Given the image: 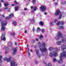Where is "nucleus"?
Wrapping results in <instances>:
<instances>
[{
  "label": "nucleus",
  "mask_w": 66,
  "mask_h": 66,
  "mask_svg": "<svg viewBox=\"0 0 66 66\" xmlns=\"http://www.w3.org/2000/svg\"><path fill=\"white\" fill-rule=\"evenodd\" d=\"M38 47H39L40 48V51H41L42 53L44 52H46L47 51V49L45 47V43H44V42H42L41 44L40 43V42H38Z\"/></svg>",
  "instance_id": "1"
},
{
  "label": "nucleus",
  "mask_w": 66,
  "mask_h": 66,
  "mask_svg": "<svg viewBox=\"0 0 66 66\" xmlns=\"http://www.w3.org/2000/svg\"><path fill=\"white\" fill-rule=\"evenodd\" d=\"M11 59L12 57L10 56L9 59L7 58V57H5L3 59L4 61H6L7 62L10 61L11 63V66H17V63L15 62L14 61L11 60Z\"/></svg>",
  "instance_id": "2"
},
{
  "label": "nucleus",
  "mask_w": 66,
  "mask_h": 66,
  "mask_svg": "<svg viewBox=\"0 0 66 66\" xmlns=\"http://www.w3.org/2000/svg\"><path fill=\"white\" fill-rule=\"evenodd\" d=\"M54 15L56 16L59 15V19H61V17H64V16H65V14L61 13L59 10H57L56 11H55V13H54Z\"/></svg>",
  "instance_id": "3"
},
{
  "label": "nucleus",
  "mask_w": 66,
  "mask_h": 66,
  "mask_svg": "<svg viewBox=\"0 0 66 66\" xmlns=\"http://www.w3.org/2000/svg\"><path fill=\"white\" fill-rule=\"evenodd\" d=\"M66 51H65L61 53L60 55V60H57L58 63H60L61 62H63V60L64 59V57H66Z\"/></svg>",
  "instance_id": "4"
},
{
  "label": "nucleus",
  "mask_w": 66,
  "mask_h": 66,
  "mask_svg": "<svg viewBox=\"0 0 66 66\" xmlns=\"http://www.w3.org/2000/svg\"><path fill=\"white\" fill-rule=\"evenodd\" d=\"M54 50L55 51H54L52 52V53L50 52V56L51 57H52L53 56H56L58 55V54L57 53V51H58L59 49L57 48V47H56L54 48Z\"/></svg>",
  "instance_id": "5"
},
{
  "label": "nucleus",
  "mask_w": 66,
  "mask_h": 66,
  "mask_svg": "<svg viewBox=\"0 0 66 66\" xmlns=\"http://www.w3.org/2000/svg\"><path fill=\"white\" fill-rule=\"evenodd\" d=\"M57 35L61 37V38L62 39V42H63V43H65V42H66V41L65 40V39H66L65 35H62V33H61V31H58Z\"/></svg>",
  "instance_id": "6"
},
{
  "label": "nucleus",
  "mask_w": 66,
  "mask_h": 66,
  "mask_svg": "<svg viewBox=\"0 0 66 66\" xmlns=\"http://www.w3.org/2000/svg\"><path fill=\"white\" fill-rule=\"evenodd\" d=\"M7 20H5L4 21H3L1 23V31H3L5 30V26L7 24Z\"/></svg>",
  "instance_id": "7"
},
{
  "label": "nucleus",
  "mask_w": 66,
  "mask_h": 66,
  "mask_svg": "<svg viewBox=\"0 0 66 66\" xmlns=\"http://www.w3.org/2000/svg\"><path fill=\"white\" fill-rule=\"evenodd\" d=\"M18 49V47H17L13 48L12 49V50L13 52V53L12 54L13 55H14L16 54Z\"/></svg>",
  "instance_id": "8"
},
{
  "label": "nucleus",
  "mask_w": 66,
  "mask_h": 66,
  "mask_svg": "<svg viewBox=\"0 0 66 66\" xmlns=\"http://www.w3.org/2000/svg\"><path fill=\"white\" fill-rule=\"evenodd\" d=\"M39 9L41 12H45L46 10V7L44 6H42L41 7L39 8Z\"/></svg>",
  "instance_id": "9"
},
{
  "label": "nucleus",
  "mask_w": 66,
  "mask_h": 66,
  "mask_svg": "<svg viewBox=\"0 0 66 66\" xmlns=\"http://www.w3.org/2000/svg\"><path fill=\"white\" fill-rule=\"evenodd\" d=\"M39 50L38 49H35V52H36V53L37 55L38 56V57H40L41 56L40 54H39H39Z\"/></svg>",
  "instance_id": "10"
},
{
  "label": "nucleus",
  "mask_w": 66,
  "mask_h": 66,
  "mask_svg": "<svg viewBox=\"0 0 66 66\" xmlns=\"http://www.w3.org/2000/svg\"><path fill=\"white\" fill-rule=\"evenodd\" d=\"M1 40H5V33H3L2 35V36L1 37Z\"/></svg>",
  "instance_id": "11"
},
{
  "label": "nucleus",
  "mask_w": 66,
  "mask_h": 66,
  "mask_svg": "<svg viewBox=\"0 0 66 66\" xmlns=\"http://www.w3.org/2000/svg\"><path fill=\"white\" fill-rule=\"evenodd\" d=\"M6 51H5V54H6L7 53H8L10 51V50H9V48L8 47H7L6 48Z\"/></svg>",
  "instance_id": "12"
},
{
  "label": "nucleus",
  "mask_w": 66,
  "mask_h": 66,
  "mask_svg": "<svg viewBox=\"0 0 66 66\" xmlns=\"http://www.w3.org/2000/svg\"><path fill=\"white\" fill-rule=\"evenodd\" d=\"M61 37H60L59 36L57 35L55 37V38L56 39V40H59L60 39V38Z\"/></svg>",
  "instance_id": "13"
},
{
  "label": "nucleus",
  "mask_w": 66,
  "mask_h": 66,
  "mask_svg": "<svg viewBox=\"0 0 66 66\" xmlns=\"http://www.w3.org/2000/svg\"><path fill=\"white\" fill-rule=\"evenodd\" d=\"M7 46L8 47H11L12 46V43L11 42H9L7 44Z\"/></svg>",
  "instance_id": "14"
},
{
  "label": "nucleus",
  "mask_w": 66,
  "mask_h": 66,
  "mask_svg": "<svg viewBox=\"0 0 66 66\" xmlns=\"http://www.w3.org/2000/svg\"><path fill=\"white\" fill-rule=\"evenodd\" d=\"M61 48L62 50H64V49H66V46L65 45H62L61 46Z\"/></svg>",
  "instance_id": "15"
},
{
  "label": "nucleus",
  "mask_w": 66,
  "mask_h": 66,
  "mask_svg": "<svg viewBox=\"0 0 66 66\" xmlns=\"http://www.w3.org/2000/svg\"><path fill=\"white\" fill-rule=\"evenodd\" d=\"M18 8H19V7L18 6H15L14 8L15 11H18Z\"/></svg>",
  "instance_id": "16"
},
{
  "label": "nucleus",
  "mask_w": 66,
  "mask_h": 66,
  "mask_svg": "<svg viewBox=\"0 0 66 66\" xmlns=\"http://www.w3.org/2000/svg\"><path fill=\"white\" fill-rule=\"evenodd\" d=\"M56 44L58 45H60L62 44V42L60 41H58L56 42Z\"/></svg>",
  "instance_id": "17"
},
{
  "label": "nucleus",
  "mask_w": 66,
  "mask_h": 66,
  "mask_svg": "<svg viewBox=\"0 0 66 66\" xmlns=\"http://www.w3.org/2000/svg\"><path fill=\"white\" fill-rule=\"evenodd\" d=\"M53 49H54V48L53 47H50L48 49L49 51H52V50H53Z\"/></svg>",
  "instance_id": "18"
},
{
  "label": "nucleus",
  "mask_w": 66,
  "mask_h": 66,
  "mask_svg": "<svg viewBox=\"0 0 66 66\" xmlns=\"http://www.w3.org/2000/svg\"><path fill=\"white\" fill-rule=\"evenodd\" d=\"M13 15H14V14H13L11 13L9 15V16L10 18H12V17H13Z\"/></svg>",
  "instance_id": "19"
},
{
  "label": "nucleus",
  "mask_w": 66,
  "mask_h": 66,
  "mask_svg": "<svg viewBox=\"0 0 66 66\" xmlns=\"http://www.w3.org/2000/svg\"><path fill=\"white\" fill-rule=\"evenodd\" d=\"M43 39V35H41L40 36L39 39L40 40H42V39Z\"/></svg>",
  "instance_id": "20"
},
{
  "label": "nucleus",
  "mask_w": 66,
  "mask_h": 66,
  "mask_svg": "<svg viewBox=\"0 0 66 66\" xmlns=\"http://www.w3.org/2000/svg\"><path fill=\"white\" fill-rule=\"evenodd\" d=\"M37 10V7L36 6H34V11H35Z\"/></svg>",
  "instance_id": "21"
},
{
  "label": "nucleus",
  "mask_w": 66,
  "mask_h": 66,
  "mask_svg": "<svg viewBox=\"0 0 66 66\" xmlns=\"http://www.w3.org/2000/svg\"><path fill=\"white\" fill-rule=\"evenodd\" d=\"M37 0H33L32 1V2H33V4H36V1Z\"/></svg>",
  "instance_id": "22"
},
{
  "label": "nucleus",
  "mask_w": 66,
  "mask_h": 66,
  "mask_svg": "<svg viewBox=\"0 0 66 66\" xmlns=\"http://www.w3.org/2000/svg\"><path fill=\"white\" fill-rule=\"evenodd\" d=\"M58 28L59 29H63L64 28V27L63 26H59L58 27Z\"/></svg>",
  "instance_id": "23"
},
{
  "label": "nucleus",
  "mask_w": 66,
  "mask_h": 66,
  "mask_svg": "<svg viewBox=\"0 0 66 66\" xmlns=\"http://www.w3.org/2000/svg\"><path fill=\"white\" fill-rule=\"evenodd\" d=\"M13 24L14 26H16L17 25V22L15 21H14L13 22Z\"/></svg>",
  "instance_id": "24"
},
{
  "label": "nucleus",
  "mask_w": 66,
  "mask_h": 66,
  "mask_svg": "<svg viewBox=\"0 0 66 66\" xmlns=\"http://www.w3.org/2000/svg\"><path fill=\"white\" fill-rule=\"evenodd\" d=\"M39 24L41 26H43V25H44V23L42 21H40V22Z\"/></svg>",
  "instance_id": "25"
},
{
  "label": "nucleus",
  "mask_w": 66,
  "mask_h": 66,
  "mask_svg": "<svg viewBox=\"0 0 66 66\" xmlns=\"http://www.w3.org/2000/svg\"><path fill=\"white\" fill-rule=\"evenodd\" d=\"M2 56L1 55H0V63H1L2 62V60H1L2 59Z\"/></svg>",
  "instance_id": "26"
},
{
  "label": "nucleus",
  "mask_w": 66,
  "mask_h": 66,
  "mask_svg": "<svg viewBox=\"0 0 66 66\" xmlns=\"http://www.w3.org/2000/svg\"><path fill=\"white\" fill-rule=\"evenodd\" d=\"M4 4L5 6H7L8 4L7 3H6Z\"/></svg>",
  "instance_id": "27"
},
{
  "label": "nucleus",
  "mask_w": 66,
  "mask_h": 66,
  "mask_svg": "<svg viewBox=\"0 0 66 66\" xmlns=\"http://www.w3.org/2000/svg\"><path fill=\"white\" fill-rule=\"evenodd\" d=\"M50 24L51 26H53L54 24V23L53 22H50Z\"/></svg>",
  "instance_id": "28"
},
{
  "label": "nucleus",
  "mask_w": 66,
  "mask_h": 66,
  "mask_svg": "<svg viewBox=\"0 0 66 66\" xmlns=\"http://www.w3.org/2000/svg\"><path fill=\"white\" fill-rule=\"evenodd\" d=\"M60 24H61V22H60V21H59L56 23V24H57V26H59V25H60Z\"/></svg>",
  "instance_id": "29"
},
{
  "label": "nucleus",
  "mask_w": 66,
  "mask_h": 66,
  "mask_svg": "<svg viewBox=\"0 0 66 66\" xmlns=\"http://www.w3.org/2000/svg\"><path fill=\"white\" fill-rule=\"evenodd\" d=\"M37 32H39V31H38V30L39 31H41V29H40V28L39 27H38L37 28Z\"/></svg>",
  "instance_id": "30"
},
{
  "label": "nucleus",
  "mask_w": 66,
  "mask_h": 66,
  "mask_svg": "<svg viewBox=\"0 0 66 66\" xmlns=\"http://www.w3.org/2000/svg\"><path fill=\"white\" fill-rule=\"evenodd\" d=\"M53 61L54 62H55L56 61V59L54 58L53 59Z\"/></svg>",
  "instance_id": "31"
},
{
  "label": "nucleus",
  "mask_w": 66,
  "mask_h": 66,
  "mask_svg": "<svg viewBox=\"0 0 66 66\" xmlns=\"http://www.w3.org/2000/svg\"><path fill=\"white\" fill-rule=\"evenodd\" d=\"M47 66H52L51 65V63H48L47 65Z\"/></svg>",
  "instance_id": "32"
},
{
  "label": "nucleus",
  "mask_w": 66,
  "mask_h": 66,
  "mask_svg": "<svg viewBox=\"0 0 66 66\" xmlns=\"http://www.w3.org/2000/svg\"><path fill=\"white\" fill-rule=\"evenodd\" d=\"M57 21H58V20L56 19H55L54 20V22H55V23H56Z\"/></svg>",
  "instance_id": "33"
},
{
  "label": "nucleus",
  "mask_w": 66,
  "mask_h": 66,
  "mask_svg": "<svg viewBox=\"0 0 66 66\" xmlns=\"http://www.w3.org/2000/svg\"><path fill=\"white\" fill-rule=\"evenodd\" d=\"M35 64H38L39 63V62L38 61H35Z\"/></svg>",
  "instance_id": "34"
},
{
  "label": "nucleus",
  "mask_w": 66,
  "mask_h": 66,
  "mask_svg": "<svg viewBox=\"0 0 66 66\" xmlns=\"http://www.w3.org/2000/svg\"><path fill=\"white\" fill-rule=\"evenodd\" d=\"M11 36H14V35H15V33H12L11 34Z\"/></svg>",
  "instance_id": "35"
},
{
  "label": "nucleus",
  "mask_w": 66,
  "mask_h": 66,
  "mask_svg": "<svg viewBox=\"0 0 66 66\" xmlns=\"http://www.w3.org/2000/svg\"><path fill=\"white\" fill-rule=\"evenodd\" d=\"M64 24V22L62 21L61 22V25H63V24Z\"/></svg>",
  "instance_id": "36"
},
{
  "label": "nucleus",
  "mask_w": 66,
  "mask_h": 66,
  "mask_svg": "<svg viewBox=\"0 0 66 66\" xmlns=\"http://www.w3.org/2000/svg\"><path fill=\"white\" fill-rule=\"evenodd\" d=\"M44 29H42L41 30L42 33H44Z\"/></svg>",
  "instance_id": "37"
},
{
  "label": "nucleus",
  "mask_w": 66,
  "mask_h": 66,
  "mask_svg": "<svg viewBox=\"0 0 66 66\" xmlns=\"http://www.w3.org/2000/svg\"><path fill=\"white\" fill-rule=\"evenodd\" d=\"M10 18V17H7L6 18V19H9Z\"/></svg>",
  "instance_id": "38"
},
{
  "label": "nucleus",
  "mask_w": 66,
  "mask_h": 66,
  "mask_svg": "<svg viewBox=\"0 0 66 66\" xmlns=\"http://www.w3.org/2000/svg\"><path fill=\"white\" fill-rule=\"evenodd\" d=\"M35 40L34 39H32V43H35Z\"/></svg>",
  "instance_id": "39"
},
{
  "label": "nucleus",
  "mask_w": 66,
  "mask_h": 66,
  "mask_svg": "<svg viewBox=\"0 0 66 66\" xmlns=\"http://www.w3.org/2000/svg\"><path fill=\"white\" fill-rule=\"evenodd\" d=\"M14 3L15 4H18V3H17L16 1H15L14 2Z\"/></svg>",
  "instance_id": "40"
},
{
  "label": "nucleus",
  "mask_w": 66,
  "mask_h": 66,
  "mask_svg": "<svg viewBox=\"0 0 66 66\" xmlns=\"http://www.w3.org/2000/svg\"><path fill=\"white\" fill-rule=\"evenodd\" d=\"M34 21H34V19L32 20H31V22H34Z\"/></svg>",
  "instance_id": "41"
},
{
  "label": "nucleus",
  "mask_w": 66,
  "mask_h": 66,
  "mask_svg": "<svg viewBox=\"0 0 66 66\" xmlns=\"http://www.w3.org/2000/svg\"><path fill=\"white\" fill-rule=\"evenodd\" d=\"M8 9V7H5L4 8V10H7Z\"/></svg>",
  "instance_id": "42"
},
{
  "label": "nucleus",
  "mask_w": 66,
  "mask_h": 66,
  "mask_svg": "<svg viewBox=\"0 0 66 66\" xmlns=\"http://www.w3.org/2000/svg\"><path fill=\"white\" fill-rule=\"evenodd\" d=\"M14 45L15 46H16V45H17V43H16V42H15L14 43Z\"/></svg>",
  "instance_id": "43"
},
{
  "label": "nucleus",
  "mask_w": 66,
  "mask_h": 66,
  "mask_svg": "<svg viewBox=\"0 0 66 66\" xmlns=\"http://www.w3.org/2000/svg\"><path fill=\"white\" fill-rule=\"evenodd\" d=\"M66 1H65V2H63V4H66Z\"/></svg>",
  "instance_id": "44"
},
{
  "label": "nucleus",
  "mask_w": 66,
  "mask_h": 66,
  "mask_svg": "<svg viewBox=\"0 0 66 66\" xmlns=\"http://www.w3.org/2000/svg\"><path fill=\"white\" fill-rule=\"evenodd\" d=\"M55 5H57V4H58V3H56L55 4Z\"/></svg>",
  "instance_id": "45"
},
{
  "label": "nucleus",
  "mask_w": 66,
  "mask_h": 66,
  "mask_svg": "<svg viewBox=\"0 0 66 66\" xmlns=\"http://www.w3.org/2000/svg\"><path fill=\"white\" fill-rule=\"evenodd\" d=\"M5 1V0H1V2H3L4 1Z\"/></svg>",
  "instance_id": "46"
},
{
  "label": "nucleus",
  "mask_w": 66,
  "mask_h": 66,
  "mask_svg": "<svg viewBox=\"0 0 66 66\" xmlns=\"http://www.w3.org/2000/svg\"><path fill=\"white\" fill-rule=\"evenodd\" d=\"M32 31H33V32H34L35 31V29L34 28H33L32 29Z\"/></svg>",
  "instance_id": "47"
},
{
  "label": "nucleus",
  "mask_w": 66,
  "mask_h": 66,
  "mask_svg": "<svg viewBox=\"0 0 66 66\" xmlns=\"http://www.w3.org/2000/svg\"><path fill=\"white\" fill-rule=\"evenodd\" d=\"M45 55V54L43 53L42 54V56H44V55Z\"/></svg>",
  "instance_id": "48"
},
{
  "label": "nucleus",
  "mask_w": 66,
  "mask_h": 66,
  "mask_svg": "<svg viewBox=\"0 0 66 66\" xmlns=\"http://www.w3.org/2000/svg\"><path fill=\"white\" fill-rule=\"evenodd\" d=\"M31 9H33V6H31Z\"/></svg>",
  "instance_id": "49"
},
{
  "label": "nucleus",
  "mask_w": 66,
  "mask_h": 66,
  "mask_svg": "<svg viewBox=\"0 0 66 66\" xmlns=\"http://www.w3.org/2000/svg\"><path fill=\"white\" fill-rule=\"evenodd\" d=\"M27 10V8H25L24 9V11H26V10Z\"/></svg>",
  "instance_id": "50"
},
{
  "label": "nucleus",
  "mask_w": 66,
  "mask_h": 66,
  "mask_svg": "<svg viewBox=\"0 0 66 66\" xmlns=\"http://www.w3.org/2000/svg\"><path fill=\"white\" fill-rule=\"evenodd\" d=\"M36 41H38V38H36Z\"/></svg>",
  "instance_id": "51"
},
{
  "label": "nucleus",
  "mask_w": 66,
  "mask_h": 66,
  "mask_svg": "<svg viewBox=\"0 0 66 66\" xmlns=\"http://www.w3.org/2000/svg\"><path fill=\"white\" fill-rule=\"evenodd\" d=\"M61 4H62H62H63V3L62 2H61Z\"/></svg>",
  "instance_id": "52"
},
{
  "label": "nucleus",
  "mask_w": 66,
  "mask_h": 66,
  "mask_svg": "<svg viewBox=\"0 0 66 66\" xmlns=\"http://www.w3.org/2000/svg\"><path fill=\"white\" fill-rule=\"evenodd\" d=\"M22 14H23V15H24V12H23Z\"/></svg>",
  "instance_id": "53"
},
{
  "label": "nucleus",
  "mask_w": 66,
  "mask_h": 66,
  "mask_svg": "<svg viewBox=\"0 0 66 66\" xmlns=\"http://www.w3.org/2000/svg\"><path fill=\"white\" fill-rule=\"evenodd\" d=\"M28 49V51H30V50L29 49V48H27Z\"/></svg>",
  "instance_id": "54"
},
{
  "label": "nucleus",
  "mask_w": 66,
  "mask_h": 66,
  "mask_svg": "<svg viewBox=\"0 0 66 66\" xmlns=\"http://www.w3.org/2000/svg\"><path fill=\"white\" fill-rule=\"evenodd\" d=\"M28 53L29 54H30V53L29 51H28Z\"/></svg>",
  "instance_id": "55"
},
{
  "label": "nucleus",
  "mask_w": 66,
  "mask_h": 66,
  "mask_svg": "<svg viewBox=\"0 0 66 66\" xmlns=\"http://www.w3.org/2000/svg\"><path fill=\"white\" fill-rule=\"evenodd\" d=\"M12 6H15V5L14 4H12Z\"/></svg>",
  "instance_id": "56"
},
{
  "label": "nucleus",
  "mask_w": 66,
  "mask_h": 66,
  "mask_svg": "<svg viewBox=\"0 0 66 66\" xmlns=\"http://www.w3.org/2000/svg\"><path fill=\"white\" fill-rule=\"evenodd\" d=\"M30 51L31 52H33V50H30Z\"/></svg>",
  "instance_id": "57"
},
{
  "label": "nucleus",
  "mask_w": 66,
  "mask_h": 66,
  "mask_svg": "<svg viewBox=\"0 0 66 66\" xmlns=\"http://www.w3.org/2000/svg\"><path fill=\"white\" fill-rule=\"evenodd\" d=\"M24 33H27V31L26 30H25V32H24Z\"/></svg>",
  "instance_id": "58"
},
{
  "label": "nucleus",
  "mask_w": 66,
  "mask_h": 66,
  "mask_svg": "<svg viewBox=\"0 0 66 66\" xmlns=\"http://www.w3.org/2000/svg\"><path fill=\"white\" fill-rule=\"evenodd\" d=\"M28 46H29V45H28V44L27 45V48H28Z\"/></svg>",
  "instance_id": "59"
},
{
  "label": "nucleus",
  "mask_w": 66,
  "mask_h": 66,
  "mask_svg": "<svg viewBox=\"0 0 66 66\" xmlns=\"http://www.w3.org/2000/svg\"><path fill=\"white\" fill-rule=\"evenodd\" d=\"M31 13H34V11H32Z\"/></svg>",
  "instance_id": "60"
},
{
  "label": "nucleus",
  "mask_w": 66,
  "mask_h": 66,
  "mask_svg": "<svg viewBox=\"0 0 66 66\" xmlns=\"http://www.w3.org/2000/svg\"><path fill=\"white\" fill-rule=\"evenodd\" d=\"M1 3H0V7H1Z\"/></svg>",
  "instance_id": "61"
},
{
  "label": "nucleus",
  "mask_w": 66,
  "mask_h": 66,
  "mask_svg": "<svg viewBox=\"0 0 66 66\" xmlns=\"http://www.w3.org/2000/svg\"><path fill=\"white\" fill-rule=\"evenodd\" d=\"M44 14H45V15H46L47 14V13H46V12H45L44 13Z\"/></svg>",
  "instance_id": "62"
},
{
  "label": "nucleus",
  "mask_w": 66,
  "mask_h": 66,
  "mask_svg": "<svg viewBox=\"0 0 66 66\" xmlns=\"http://www.w3.org/2000/svg\"><path fill=\"white\" fill-rule=\"evenodd\" d=\"M5 49V47H3V50H4V49Z\"/></svg>",
  "instance_id": "63"
},
{
  "label": "nucleus",
  "mask_w": 66,
  "mask_h": 66,
  "mask_svg": "<svg viewBox=\"0 0 66 66\" xmlns=\"http://www.w3.org/2000/svg\"><path fill=\"white\" fill-rule=\"evenodd\" d=\"M2 17H3V18H4V15H2Z\"/></svg>",
  "instance_id": "64"
}]
</instances>
